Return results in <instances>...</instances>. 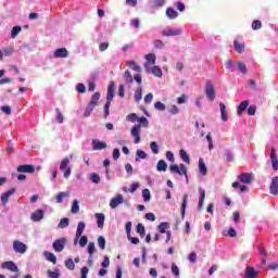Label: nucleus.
I'll list each match as a JSON object with an SVG mask.
<instances>
[{
    "mask_svg": "<svg viewBox=\"0 0 278 278\" xmlns=\"http://www.w3.org/2000/svg\"><path fill=\"white\" fill-rule=\"evenodd\" d=\"M137 121L139 124L132 126V128L130 130V135L135 139L134 140L135 144H140V141H141L140 125H142V127H149V119H147V117L142 116V117H138Z\"/></svg>",
    "mask_w": 278,
    "mask_h": 278,
    "instance_id": "f257e3e1",
    "label": "nucleus"
},
{
    "mask_svg": "<svg viewBox=\"0 0 278 278\" xmlns=\"http://www.w3.org/2000/svg\"><path fill=\"white\" fill-rule=\"evenodd\" d=\"M114 90H116V84L111 81L108 86L106 102L104 104V118L110 116V105H112V101L114 100Z\"/></svg>",
    "mask_w": 278,
    "mask_h": 278,
    "instance_id": "f03ea898",
    "label": "nucleus"
},
{
    "mask_svg": "<svg viewBox=\"0 0 278 278\" xmlns=\"http://www.w3.org/2000/svg\"><path fill=\"white\" fill-rule=\"evenodd\" d=\"M99 99H101V93L94 92L84 112L85 118H88L90 116V114H92V112L94 111V108H97V105H99Z\"/></svg>",
    "mask_w": 278,
    "mask_h": 278,
    "instance_id": "7ed1b4c3",
    "label": "nucleus"
},
{
    "mask_svg": "<svg viewBox=\"0 0 278 278\" xmlns=\"http://www.w3.org/2000/svg\"><path fill=\"white\" fill-rule=\"evenodd\" d=\"M170 173H174L175 175H180L186 177V181L188 184V168L184 165V163H180L179 165L174 164L169 166Z\"/></svg>",
    "mask_w": 278,
    "mask_h": 278,
    "instance_id": "20e7f679",
    "label": "nucleus"
},
{
    "mask_svg": "<svg viewBox=\"0 0 278 278\" xmlns=\"http://www.w3.org/2000/svg\"><path fill=\"white\" fill-rule=\"evenodd\" d=\"M70 164H71V159L68 157H65L64 160H62L60 164V170H65L64 172L65 179H68L71 177L72 169L68 166Z\"/></svg>",
    "mask_w": 278,
    "mask_h": 278,
    "instance_id": "39448f33",
    "label": "nucleus"
},
{
    "mask_svg": "<svg viewBox=\"0 0 278 278\" xmlns=\"http://www.w3.org/2000/svg\"><path fill=\"white\" fill-rule=\"evenodd\" d=\"M205 94L208 101H214L216 99V88L210 81L206 83Z\"/></svg>",
    "mask_w": 278,
    "mask_h": 278,
    "instance_id": "423d86ee",
    "label": "nucleus"
},
{
    "mask_svg": "<svg viewBox=\"0 0 278 278\" xmlns=\"http://www.w3.org/2000/svg\"><path fill=\"white\" fill-rule=\"evenodd\" d=\"M64 247H66V238L64 237L54 240L52 243V249H54L56 253H62L64 251Z\"/></svg>",
    "mask_w": 278,
    "mask_h": 278,
    "instance_id": "0eeeda50",
    "label": "nucleus"
},
{
    "mask_svg": "<svg viewBox=\"0 0 278 278\" xmlns=\"http://www.w3.org/2000/svg\"><path fill=\"white\" fill-rule=\"evenodd\" d=\"M122 203H125V198L123 197V194L117 193L116 197L111 199L109 205H110L111 210H116V207L122 205Z\"/></svg>",
    "mask_w": 278,
    "mask_h": 278,
    "instance_id": "6e6552de",
    "label": "nucleus"
},
{
    "mask_svg": "<svg viewBox=\"0 0 278 278\" xmlns=\"http://www.w3.org/2000/svg\"><path fill=\"white\" fill-rule=\"evenodd\" d=\"M237 179L241 181V184H251L255 181V176L251 173H241Z\"/></svg>",
    "mask_w": 278,
    "mask_h": 278,
    "instance_id": "1a4fd4ad",
    "label": "nucleus"
},
{
    "mask_svg": "<svg viewBox=\"0 0 278 278\" xmlns=\"http://www.w3.org/2000/svg\"><path fill=\"white\" fill-rule=\"evenodd\" d=\"M13 250L15 251V253H21L23 255L24 253H27V244L21 241H14Z\"/></svg>",
    "mask_w": 278,
    "mask_h": 278,
    "instance_id": "9d476101",
    "label": "nucleus"
},
{
    "mask_svg": "<svg viewBox=\"0 0 278 278\" xmlns=\"http://www.w3.org/2000/svg\"><path fill=\"white\" fill-rule=\"evenodd\" d=\"M184 30L181 28H165L162 31V36L170 37V36H181Z\"/></svg>",
    "mask_w": 278,
    "mask_h": 278,
    "instance_id": "9b49d317",
    "label": "nucleus"
},
{
    "mask_svg": "<svg viewBox=\"0 0 278 278\" xmlns=\"http://www.w3.org/2000/svg\"><path fill=\"white\" fill-rule=\"evenodd\" d=\"M42 218H45V211L42 208L36 210L30 215V220H33V223H40V220H42Z\"/></svg>",
    "mask_w": 278,
    "mask_h": 278,
    "instance_id": "f8f14e48",
    "label": "nucleus"
},
{
    "mask_svg": "<svg viewBox=\"0 0 278 278\" xmlns=\"http://www.w3.org/2000/svg\"><path fill=\"white\" fill-rule=\"evenodd\" d=\"M85 230H86V223L79 222L77 225L76 236H75V240H74L75 244H77V241L79 240V238H81Z\"/></svg>",
    "mask_w": 278,
    "mask_h": 278,
    "instance_id": "ddd939ff",
    "label": "nucleus"
},
{
    "mask_svg": "<svg viewBox=\"0 0 278 278\" xmlns=\"http://www.w3.org/2000/svg\"><path fill=\"white\" fill-rule=\"evenodd\" d=\"M93 151H102V149H108V143L105 141H100L99 139L92 140Z\"/></svg>",
    "mask_w": 278,
    "mask_h": 278,
    "instance_id": "4468645a",
    "label": "nucleus"
},
{
    "mask_svg": "<svg viewBox=\"0 0 278 278\" xmlns=\"http://www.w3.org/2000/svg\"><path fill=\"white\" fill-rule=\"evenodd\" d=\"M14 192H16V189L12 188V189L8 190L7 192L2 193V195H1L2 205H8L10 198L12 197V194H14Z\"/></svg>",
    "mask_w": 278,
    "mask_h": 278,
    "instance_id": "2eb2a0df",
    "label": "nucleus"
},
{
    "mask_svg": "<svg viewBox=\"0 0 278 278\" xmlns=\"http://www.w3.org/2000/svg\"><path fill=\"white\" fill-rule=\"evenodd\" d=\"M17 173H36V166L34 165H20L17 166Z\"/></svg>",
    "mask_w": 278,
    "mask_h": 278,
    "instance_id": "dca6fc26",
    "label": "nucleus"
},
{
    "mask_svg": "<svg viewBox=\"0 0 278 278\" xmlns=\"http://www.w3.org/2000/svg\"><path fill=\"white\" fill-rule=\"evenodd\" d=\"M219 110H220V118L224 123H227L229 121V114L227 113V106L225 103L219 102Z\"/></svg>",
    "mask_w": 278,
    "mask_h": 278,
    "instance_id": "f3484780",
    "label": "nucleus"
},
{
    "mask_svg": "<svg viewBox=\"0 0 278 278\" xmlns=\"http://www.w3.org/2000/svg\"><path fill=\"white\" fill-rule=\"evenodd\" d=\"M2 268H7V270H11V273H18V266H16V263L12 261L4 262L2 264Z\"/></svg>",
    "mask_w": 278,
    "mask_h": 278,
    "instance_id": "a211bd4d",
    "label": "nucleus"
},
{
    "mask_svg": "<svg viewBox=\"0 0 278 278\" xmlns=\"http://www.w3.org/2000/svg\"><path fill=\"white\" fill-rule=\"evenodd\" d=\"M146 68L148 71V73H152V75H154V77H162L164 74L162 73V68L157 65L153 66L152 68L151 67H148L146 65Z\"/></svg>",
    "mask_w": 278,
    "mask_h": 278,
    "instance_id": "6ab92c4d",
    "label": "nucleus"
},
{
    "mask_svg": "<svg viewBox=\"0 0 278 278\" xmlns=\"http://www.w3.org/2000/svg\"><path fill=\"white\" fill-rule=\"evenodd\" d=\"M269 190H270V194H274L275 197H277V194H278V176H276L271 179Z\"/></svg>",
    "mask_w": 278,
    "mask_h": 278,
    "instance_id": "aec40b11",
    "label": "nucleus"
},
{
    "mask_svg": "<svg viewBox=\"0 0 278 278\" xmlns=\"http://www.w3.org/2000/svg\"><path fill=\"white\" fill-rule=\"evenodd\" d=\"M199 194H200V199H199V203H198V210H199V212H201V210H203V203H205V189L200 187Z\"/></svg>",
    "mask_w": 278,
    "mask_h": 278,
    "instance_id": "412c9836",
    "label": "nucleus"
},
{
    "mask_svg": "<svg viewBox=\"0 0 278 278\" xmlns=\"http://www.w3.org/2000/svg\"><path fill=\"white\" fill-rule=\"evenodd\" d=\"M260 275V271L255 270V267L248 266L245 268V278H255Z\"/></svg>",
    "mask_w": 278,
    "mask_h": 278,
    "instance_id": "4be33fe9",
    "label": "nucleus"
},
{
    "mask_svg": "<svg viewBox=\"0 0 278 278\" xmlns=\"http://www.w3.org/2000/svg\"><path fill=\"white\" fill-rule=\"evenodd\" d=\"M54 58H68V50L66 48H59L54 51Z\"/></svg>",
    "mask_w": 278,
    "mask_h": 278,
    "instance_id": "5701e85b",
    "label": "nucleus"
},
{
    "mask_svg": "<svg viewBox=\"0 0 278 278\" xmlns=\"http://www.w3.org/2000/svg\"><path fill=\"white\" fill-rule=\"evenodd\" d=\"M97 224L99 229H103L105 225V215L103 213H96Z\"/></svg>",
    "mask_w": 278,
    "mask_h": 278,
    "instance_id": "b1692460",
    "label": "nucleus"
},
{
    "mask_svg": "<svg viewBox=\"0 0 278 278\" xmlns=\"http://www.w3.org/2000/svg\"><path fill=\"white\" fill-rule=\"evenodd\" d=\"M167 169H168V164L166 163V161L160 160L156 164V170L159 173H166Z\"/></svg>",
    "mask_w": 278,
    "mask_h": 278,
    "instance_id": "393cba45",
    "label": "nucleus"
},
{
    "mask_svg": "<svg viewBox=\"0 0 278 278\" xmlns=\"http://www.w3.org/2000/svg\"><path fill=\"white\" fill-rule=\"evenodd\" d=\"M186 207H188V194L184 195L181 207H180V214L182 219L186 218Z\"/></svg>",
    "mask_w": 278,
    "mask_h": 278,
    "instance_id": "a878e982",
    "label": "nucleus"
},
{
    "mask_svg": "<svg viewBox=\"0 0 278 278\" xmlns=\"http://www.w3.org/2000/svg\"><path fill=\"white\" fill-rule=\"evenodd\" d=\"M166 16L170 21H175V18H177L179 16V13L177 11H175V9H173V8H167L166 9Z\"/></svg>",
    "mask_w": 278,
    "mask_h": 278,
    "instance_id": "bb28decb",
    "label": "nucleus"
},
{
    "mask_svg": "<svg viewBox=\"0 0 278 278\" xmlns=\"http://www.w3.org/2000/svg\"><path fill=\"white\" fill-rule=\"evenodd\" d=\"M43 255H45L46 260H48V262H51L52 264H58V257L55 256V254H53L49 251H45Z\"/></svg>",
    "mask_w": 278,
    "mask_h": 278,
    "instance_id": "cd10ccee",
    "label": "nucleus"
},
{
    "mask_svg": "<svg viewBox=\"0 0 278 278\" xmlns=\"http://www.w3.org/2000/svg\"><path fill=\"white\" fill-rule=\"evenodd\" d=\"M199 170L203 177L207 175V166L205 165V162L201 157L199 159Z\"/></svg>",
    "mask_w": 278,
    "mask_h": 278,
    "instance_id": "c85d7f7f",
    "label": "nucleus"
},
{
    "mask_svg": "<svg viewBox=\"0 0 278 278\" xmlns=\"http://www.w3.org/2000/svg\"><path fill=\"white\" fill-rule=\"evenodd\" d=\"M247 108H249V100H244L239 104L237 114L241 116L242 112H247Z\"/></svg>",
    "mask_w": 278,
    "mask_h": 278,
    "instance_id": "c756f323",
    "label": "nucleus"
},
{
    "mask_svg": "<svg viewBox=\"0 0 278 278\" xmlns=\"http://www.w3.org/2000/svg\"><path fill=\"white\" fill-rule=\"evenodd\" d=\"M233 47H235V51H237V53H243L244 52V42H240L238 41V39H236L233 41Z\"/></svg>",
    "mask_w": 278,
    "mask_h": 278,
    "instance_id": "7c9ffc66",
    "label": "nucleus"
},
{
    "mask_svg": "<svg viewBox=\"0 0 278 278\" xmlns=\"http://www.w3.org/2000/svg\"><path fill=\"white\" fill-rule=\"evenodd\" d=\"M147 157H148L147 152L142 150H137L135 162H140V160H147Z\"/></svg>",
    "mask_w": 278,
    "mask_h": 278,
    "instance_id": "2f4dec72",
    "label": "nucleus"
},
{
    "mask_svg": "<svg viewBox=\"0 0 278 278\" xmlns=\"http://www.w3.org/2000/svg\"><path fill=\"white\" fill-rule=\"evenodd\" d=\"M135 101L136 103H140L142 101V86H139L135 91Z\"/></svg>",
    "mask_w": 278,
    "mask_h": 278,
    "instance_id": "473e14b6",
    "label": "nucleus"
},
{
    "mask_svg": "<svg viewBox=\"0 0 278 278\" xmlns=\"http://www.w3.org/2000/svg\"><path fill=\"white\" fill-rule=\"evenodd\" d=\"M179 155L185 164H190V156L188 155V152H186V150H180Z\"/></svg>",
    "mask_w": 278,
    "mask_h": 278,
    "instance_id": "72a5a7b5",
    "label": "nucleus"
},
{
    "mask_svg": "<svg viewBox=\"0 0 278 278\" xmlns=\"http://www.w3.org/2000/svg\"><path fill=\"white\" fill-rule=\"evenodd\" d=\"M70 223H71V219H68V217H64L61 219L58 227H59V229H66V227H68Z\"/></svg>",
    "mask_w": 278,
    "mask_h": 278,
    "instance_id": "f704fd0d",
    "label": "nucleus"
},
{
    "mask_svg": "<svg viewBox=\"0 0 278 278\" xmlns=\"http://www.w3.org/2000/svg\"><path fill=\"white\" fill-rule=\"evenodd\" d=\"M168 227H170V225H168V223L163 222L157 226V230L160 231V233H166V229H168Z\"/></svg>",
    "mask_w": 278,
    "mask_h": 278,
    "instance_id": "c9c22d12",
    "label": "nucleus"
},
{
    "mask_svg": "<svg viewBox=\"0 0 278 278\" xmlns=\"http://www.w3.org/2000/svg\"><path fill=\"white\" fill-rule=\"evenodd\" d=\"M124 79H125L126 84H134V76H131V72H129V70H127L124 73Z\"/></svg>",
    "mask_w": 278,
    "mask_h": 278,
    "instance_id": "e433bc0d",
    "label": "nucleus"
},
{
    "mask_svg": "<svg viewBox=\"0 0 278 278\" xmlns=\"http://www.w3.org/2000/svg\"><path fill=\"white\" fill-rule=\"evenodd\" d=\"M21 31H23V27L14 26L11 30V38H16V36H18V34H21Z\"/></svg>",
    "mask_w": 278,
    "mask_h": 278,
    "instance_id": "4c0bfd02",
    "label": "nucleus"
},
{
    "mask_svg": "<svg viewBox=\"0 0 278 278\" xmlns=\"http://www.w3.org/2000/svg\"><path fill=\"white\" fill-rule=\"evenodd\" d=\"M65 197H68L67 192H64V191L59 192L55 197L56 203H62L64 201Z\"/></svg>",
    "mask_w": 278,
    "mask_h": 278,
    "instance_id": "58836bf2",
    "label": "nucleus"
},
{
    "mask_svg": "<svg viewBox=\"0 0 278 278\" xmlns=\"http://www.w3.org/2000/svg\"><path fill=\"white\" fill-rule=\"evenodd\" d=\"M128 66L131 68V71H135L136 73H140L141 67L136 63V61H129Z\"/></svg>",
    "mask_w": 278,
    "mask_h": 278,
    "instance_id": "ea45409f",
    "label": "nucleus"
},
{
    "mask_svg": "<svg viewBox=\"0 0 278 278\" xmlns=\"http://www.w3.org/2000/svg\"><path fill=\"white\" fill-rule=\"evenodd\" d=\"M48 277L50 278H60L61 277V273H60V269H54V271H51V269H48Z\"/></svg>",
    "mask_w": 278,
    "mask_h": 278,
    "instance_id": "a19ab883",
    "label": "nucleus"
},
{
    "mask_svg": "<svg viewBox=\"0 0 278 278\" xmlns=\"http://www.w3.org/2000/svg\"><path fill=\"white\" fill-rule=\"evenodd\" d=\"M136 231L137 233H139L140 238H144V233L147 230L144 229V225L138 224L136 227Z\"/></svg>",
    "mask_w": 278,
    "mask_h": 278,
    "instance_id": "79ce46f5",
    "label": "nucleus"
},
{
    "mask_svg": "<svg viewBox=\"0 0 278 278\" xmlns=\"http://www.w3.org/2000/svg\"><path fill=\"white\" fill-rule=\"evenodd\" d=\"M142 197H143V201L146 203H149V201H151V191L149 189H143Z\"/></svg>",
    "mask_w": 278,
    "mask_h": 278,
    "instance_id": "37998d69",
    "label": "nucleus"
},
{
    "mask_svg": "<svg viewBox=\"0 0 278 278\" xmlns=\"http://www.w3.org/2000/svg\"><path fill=\"white\" fill-rule=\"evenodd\" d=\"M96 252H97V248L94 247V242H89L87 247L88 255H94Z\"/></svg>",
    "mask_w": 278,
    "mask_h": 278,
    "instance_id": "c03bdc74",
    "label": "nucleus"
},
{
    "mask_svg": "<svg viewBox=\"0 0 278 278\" xmlns=\"http://www.w3.org/2000/svg\"><path fill=\"white\" fill-rule=\"evenodd\" d=\"M55 112H56V122L62 125V123H64V115L62 114V111L56 108L55 109Z\"/></svg>",
    "mask_w": 278,
    "mask_h": 278,
    "instance_id": "a18cd8bd",
    "label": "nucleus"
},
{
    "mask_svg": "<svg viewBox=\"0 0 278 278\" xmlns=\"http://www.w3.org/2000/svg\"><path fill=\"white\" fill-rule=\"evenodd\" d=\"M150 149L152 151V153H154V155H157V153H160V146H157V142L152 141L150 143Z\"/></svg>",
    "mask_w": 278,
    "mask_h": 278,
    "instance_id": "49530a36",
    "label": "nucleus"
},
{
    "mask_svg": "<svg viewBox=\"0 0 278 278\" xmlns=\"http://www.w3.org/2000/svg\"><path fill=\"white\" fill-rule=\"evenodd\" d=\"M65 267L68 269V270H75V262L73 261V258H67L65 261Z\"/></svg>",
    "mask_w": 278,
    "mask_h": 278,
    "instance_id": "de8ad7c7",
    "label": "nucleus"
},
{
    "mask_svg": "<svg viewBox=\"0 0 278 278\" xmlns=\"http://www.w3.org/2000/svg\"><path fill=\"white\" fill-rule=\"evenodd\" d=\"M98 245L101 251H105V237L100 236L98 238Z\"/></svg>",
    "mask_w": 278,
    "mask_h": 278,
    "instance_id": "09e8293b",
    "label": "nucleus"
},
{
    "mask_svg": "<svg viewBox=\"0 0 278 278\" xmlns=\"http://www.w3.org/2000/svg\"><path fill=\"white\" fill-rule=\"evenodd\" d=\"M224 155L226 157V162H233V152H231V150H225Z\"/></svg>",
    "mask_w": 278,
    "mask_h": 278,
    "instance_id": "8fccbe9b",
    "label": "nucleus"
},
{
    "mask_svg": "<svg viewBox=\"0 0 278 278\" xmlns=\"http://www.w3.org/2000/svg\"><path fill=\"white\" fill-rule=\"evenodd\" d=\"M90 181H92V184H100L101 177L97 173H91L90 174Z\"/></svg>",
    "mask_w": 278,
    "mask_h": 278,
    "instance_id": "3c124183",
    "label": "nucleus"
},
{
    "mask_svg": "<svg viewBox=\"0 0 278 278\" xmlns=\"http://www.w3.org/2000/svg\"><path fill=\"white\" fill-rule=\"evenodd\" d=\"M232 188H235V189L240 188L241 192H247V190H249V188L247 186H244V185L240 186L239 181L232 182Z\"/></svg>",
    "mask_w": 278,
    "mask_h": 278,
    "instance_id": "603ef678",
    "label": "nucleus"
},
{
    "mask_svg": "<svg viewBox=\"0 0 278 278\" xmlns=\"http://www.w3.org/2000/svg\"><path fill=\"white\" fill-rule=\"evenodd\" d=\"M78 244L79 247H81V249H84V247H86V244H88V237L87 236H80L78 238Z\"/></svg>",
    "mask_w": 278,
    "mask_h": 278,
    "instance_id": "864d4df0",
    "label": "nucleus"
},
{
    "mask_svg": "<svg viewBox=\"0 0 278 278\" xmlns=\"http://www.w3.org/2000/svg\"><path fill=\"white\" fill-rule=\"evenodd\" d=\"M226 70L230 71V73H236V64H233V61L226 62Z\"/></svg>",
    "mask_w": 278,
    "mask_h": 278,
    "instance_id": "5fc2aeb1",
    "label": "nucleus"
},
{
    "mask_svg": "<svg viewBox=\"0 0 278 278\" xmlns=\"http://www.w3.org/2000/svg\"><path fill=\"white\" fill-rule=\"evenodd\" d=\"M237 66H238V70L240 71V73H242V75H247V73L249 71V70H247V64H244L243 62H239L237 64Z\"/></svg>",
    "mask_w": 278,
    "mask_h": 278,
    "instance_id": "6e6d98bb",
    "label": "nucleus"
},
{
    "mask_svg": "<svg viewBox=\"0 0 278 278\" xmlns=\"http://www.w3.org/2000/svg\"><path fill=\"white\" fill-rule=\"evenodd\" d=\"M128 123H136L138 121V115L136 113H130L126 116Z\"/></svg>",
    "mask_w": 278,
    "mask_h": 278,
    "instance_id": "4d7b16f0",
    "label": "nucleus"
},
{
    "mask_svg": "<svg viewBox=\"0 0 278 278\" xmlns=\"http://www.w3.org/2000/svg\"><path fill=\"white\" fill-rule=\"evenodd\" d=\"M103 166L105 167L106 179H110V160L109 159H105L103 161Z\"/></svg>",
    "mask_w": 278,
    "mask_h": 278,
    "instance_id": "13d9d810",
    "label": "nucleus"
},
{
    "mask_svg": "<svg viewBox=\"0 0 278 278\" xmlns=\"http://www.w3.org/2000/svg\"><path fill=\"white\" fill-rule=\"evenodd\" d=\"M154 108L155 110H159V112H164V110H166V104L159 101L154 103Z\"/></svg>",
    "mask_w": 278,
    "mask_h": 278,
    "instance_id": "bf43d9fd",
    "label": "nucleus"
},
{
    "mask_svg": "<svg viewBox=\"0 0 278 278\" xmlns=\"http://www.w3.org/2000/svg\"><path fill=\"white\" fill-rule=\"evenodd\" d=\"M76 90L79 94H84L86 92V85L79 83L76 85Z\"/></svg>",
    "mask_w": 278,
    "mask_h": 278,
    "instance_id": "052dcab7",
    "label": "nucleus"
},
{
    "mask_svg": "<svg viewBox=\"0 0 278 278\" xmlns=\"http://www.w3.org/2000/svg\"><path fill=\"white\" fill-rule=\"evenodd\" d=\"M79 212V202L74 200L72 205V214H77Z\"/></svg>",
    "mask_w": 278,
    "mask_h": 278,
    "instance_id": "680f3d73",
    "label": "nucleus"
},
{
    "mask_svg": "<svg viewBox=\"0 0 278 278\" xmlns=\"http://www.w3.org/2000/svg\"><path fill=\"white\" fill-rule=\"evenodd\" d=\"M252 29H254V30L262 29V21H260V20L253 21Z\"/></svg>",
    "mask_w": 278,
    "mask_h": 278,
    "instance_id": "e2e57ef3",
    "label": "nucleus"
},
{
    "mask_svg": "<svg viewBox=\"0 0 278 278\" xmlns=\"http://www.w3.org/2000/svg\"><path fill=\"white\" fill-rule=\"evenodd\" d=\"M146 60L149 64H155V54L153 53L147 54Z\"/></svg>",
    "mask_w": 278,
    "mask_h": 278,
    "instance_id": "0e129e2a",
    "label": "nucleus"
},
{
    "mask_svg": "<svg viewBox=\"0 0 278 278\" xmlns=\"http://www.w3.org/2000/svg\"><path fill=\"white\" fill-rule=\"evenodd\" d=\"M168 112H169V114H173V115L179 114V108L174 104L168 108Z\"/></svg>",
    "mask_w": 278,
    "mask_h": 278,
    "instance_id": "69168bd1",
    "label": "nucleus"
},
{
    "mask_svg": "<svg viewBox=\"0 0 278 278\" xmlns=\"http://www.w3.org/2000/svg\"><path fill=\"white\" fill-rule=\"evenodd\" d=\"M89 269L87 266L81 267L80 269V278H88Z\"/></svg>",
    "mask_w": 278,
    "mask_h": 278,
    "instance_id": "338daca9",
    "label": "nucleus"
},
{
    "mask_svg": "<svg viewBox=\"0 0 278 278\" xmlns=\"http://www.w3.org/2000/svg\"><path fill=\"white\" fill-rule=\"evenodd\" d=\"M172 273L175 277H179V267L175 263L172 264Z\"/></svg>",
    "mask_w": 278,
    "mask_h": 278,
    "instance_id": "774afa93",
    "label": "nucleus"
}]
</instances>
